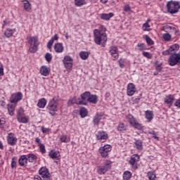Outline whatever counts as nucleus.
I'll return each mask as SVG.
<instances>
[{
  "mask_svg": "<svg viewBox=\"0 0 180 180\" xmlns=\"http://www.w3.org/2000/svg\"><path fill=\"white\" fill-rule=\"evenodd\" d=\"M170 33H174V34H176L178 33V30H176V27H172V29L170 30Z\"/></svg>",
  "mask_w": 180,
  "mask_h": 180,
  "instance_id": "obj_59",
  "label": "nucleus"
},
{
  "mask_svg": "<svg viewBox=\"0 0 180 180\" xmlns=\"http://www.w3.org/2000/svg\"><path fill=\"white\" fill-rule=\"evenodd\" d=\"M4 75V65H2V63L0 62V77H2Z\"/></svg>",
  "mask_w": 180,
  "mask_h": 180,
  "instance_id": "obj_57",
  "label": "nucleus"
},
{
  "mask_svg": "<svg viewBox=\"0 0 180 180\" xmlns=\"http://www.w3.org/2000/svg\"><path fill=\"white\" fill-rule=\"evenodd\" d=\"M45 59L47 63H51V60H53V56L50 53H47L45 55Z\"/></svg>",
  "mask_w": 180,
  "mask_h": 180,
  "instance_id": "obj_45",
  "label": "nucleus"
},
{
  "mask_svg": "<svg viewBox=\"0 0 180 180\" xmlns=\"http://www.w3.org/2000/svg\"><path fill=\"white\" fill-rule=\"evenodd\" d=\"M39 147L41 153H42V154H46V146H44V144L41 143L39 145Z\"/></svg>",
  "mask_w": 180,
  "mask_h": 180,
  "instance_id": "obj_51",
  "label": "nucleus"
},
{
  "mask_svg": "<svg viewBox=\"0 0 180 180\" xmlns=\"http://www.w3.org/2000/svg\"><path fill=\"white\" fill-rule=\"evenodd\" d=\"M60 140L61 143H70V136H68L65 134L61 135L60 137Z\"/></svg>",
  "mask_w": 180,
  "mask_h": 180,
  "instance_id": "obj_34",
  "label": "nucleus"
},
{
  "mask_svg": "<svg viewBox=\"0 0 180 180\" xmlns=\"http://www.w3.org/2000/svg\"><path fill=\"white\" fill-rule=\"evenodd\" d=\"M139 161H140V156H139L138 155H133L131 157L129 162L130 165H131L132 168H134V169H137L139 167V165L137 164Z\"/></svg>",
  "mask_w": 180,
  "mask_h": 180,
  "instance_id": "obj_10",
  "label": "nucleus"
},
{
  "mask_svg": "<svg viewBox=\"0 0 180 180\" xmlns=\"http://www.w3.org/2000/svg\"><path fill=\"white\" fill-rule=\"evenodd\" d=\"M54 50L56 53H60L64 51V46L61 43H56L54 45Z\"/></svg>",
  "mask_w": 180,
  "mask_h": 180,
  "instance_id": "obj_21",
  "label": "nucleus"
},
{
  "mask_svg": "<svg viewBox=\"0 0 180 180\" xmlns=\"http://www.w3.org/2000/svg\"><path fill=\"white\" fill-rule=\"evenodd\" d=\"M167 12L174 15L178 13L180 9L179 1H170L167 4Z\"/></svg>",
  "mask_w": 180,
  "mask_h": 180,
  "instance_id": "obj_3",
  "label": "nucleus"
},
{
  "mask_svg": "<svg viewBox=\"0 0 180 180\" xmlns=\"http://www.w3.org/2000/svg\"><path fill=\"white\" fill-rule=\"evenodd\" d=\"M46 105H47V101L46 98H41L37 103L38 108H46Z\"/></svg>",
  "mask_w": 180,
  "mask_h": 180,
  "instance_id": "obj_30",
  "label": "nucleus"
},
{
  "mask_svg": "<svg viewBox=\"0 0 180 180\" xmlns=\"http://www.w3.org/2000/svg\"><path fill=\"white\" fill-rule=\"evenodd\" d=\"M170 51L172 52H172H176V51H178V50H179V44H174L173 45H172L169 49Z\"/></svg>",
  "mask_w": 180,
  "mask_h": 180,
  "instance_id": "obj_37",
  "label": "nucleus"
},
{
  "mask_svg": "<svg viewBox=\"0 0 180 180\" xmlns=\"http://www.w3.org/2000/svg\"><path fill=\"white\" fill-rule=\"evenodd\" d=\"M39 175L42 178V180H51V174L49 172V169L46 167H42L39 169Z\"/></svg>",
  "mask_w": 180,
  "mask_h": 180,
  "instance_id": "obj_6",
  "label": "nucleus"
},
{
  "mask_svg": "<svg viewBox=\"0 0 180 180\" xmlns=\"http://www.w3.org/2000/svg\"><path fill=\"white\" fill-rule=\"evenodd\" d=\"M174 106H176V108H180V98L175 101Z\"/></svg>",
  "mask_w": 180,
  "mask_h": 180,
  "instance_id": "obj_60",
  "label": "nucleus"
},
{
  "mask_svg": "<svg viewBox=\"0 0 180 180\" xmlns=\"http://www.w3.org/2000/svg\"><path fill=\"white\" fill-rule=\"evenodd\" d=\"M63 61L68 71H71L72 70V63H74L72 58L70 56H65Z\"/></svg>",
  "mask_w": 180,
  "mask_h": 180,
  "instance_id": "obj_8",
  "label": "nucleus"
},
{
  "mask_svg": "<svg viewBox=\"0 0 180 180\" xmlns=\"http://www.w3.org/2000/svg\"><path fill=\"white\" fill-rule=\"evenodd\" d=\"M124 12H130V11H131V8L129 5H126L124 6Z\"/></svg>",
  "mask_w": 180,
  "mask_h": 180,
  "instance_id": "obj_56",
  "label": "nucleus"
},
{
  "mask_svg": "<svg viewBox=\"0 0 180 180\" xmlns=\"http://www.w3.org/2000/svg\"><path fill=\"white\" fill-rule=\"evenodd\" d=\"M145 39L146 41L147 44H148V46H153V44H154V41L153 39H151V38H150V37H148V35H145Z\"/></svg>",
  "mask_w": 180,
  "mask_h": 180,
  "instance_id": "obj_43",
  "label": "nucleus"
},
{
  "mask_svg": "<svg viewBox=\"0 0 180 180\" xmlns=\"http://www.w3.org/2000/svg\"><path fill=\"white\" fill-rule=\"evenodd\" d=\"M155 70L158 71V72H161L162 70V63L157 64V62L155 63Z\"/></svg>",
  "mask_w": 180,
  "mask_h": 180,
  "instance_id": "obj_48",
  "label": "nucleus"
},
{
  "mask_svg": "<svg viewBox=\"0 0 180 180\" xmlns=\"http://www.w3.org/2000/svg\"><path fill=\"white\" fill-rule=\"evenodd\" d=\"M169 54H172V52H171V50H169V49L162 52L163 56H168Z\"/></svg>",
  "mask_w": 180,
  "mask_h": 180,
  "instance_id": "obj_58",
  "label": "nucleus"
},
{
  "mask_svg": "<svg viewBox=\"0 0 180 180\" xmlns=\"http://www.w3.org/2000/svg\"><path fill=\"white\" fill-rule=\"evenodd\" d=\"M53 44H54V41H53V39H50L47 44V48L50 50V49L53 47Z\"/></svg>",
  "mask_w": 180,
  "mask_h": 180,
  "instance_id": "obj_55",
  "label": "nucleus"
},
{
  "mask_svg": "<svg viewBox=\"0 0 180 180\" xmlns=\"http://www.w3.org/2000/svg\"><path fill=\"white\" fill-rule=\"evenodd\" d=\"M86 4L85 0H75V5L76 6H84Z\"/></svg>",
  "mask_w": 180,
  "mask_h": 180,
  "instance_id": "obj_39",
  "label": "nucleus"
},
{
  "mask_svg": "<svg viewBox=\"0 0 180 180\" xmlns=\"http://www.w3.org/2000/svg\"><path fill=\"white\" fill-rule=\"evenodd\" d=\"M101 29H102L103 31L98 29H95L94 30V42L98 46H101L102 41H103L102 44V47H105V44H106V41H108V36L106 35V33H105V30H106V29L103 25L101 26Z\"/></svg>",
  "mask_w": 180,
  "mask_h": 180,
  "instance_id": "obj_1",
  "label": "nucleus"
},
{
  "mask_svg": "<svg viewBox=\"0 0 180 180\" xmlns=\"http://www.w3.org/2000/svg\"><path fill=\"white\" fill-rule=\"evenodd\" d=\"M8 143L10 146H15L18 141V139L15 137V134L10 133L7 137Z\"/></svg>",
  "mask_w": 180,
  "mask_h": 180,
  "instance_id": "obj_18",
  "label": "nucleus"
},
{
  "mask_svg": "<svg viewBox=\"0 0 180 180\" xmlns=\"http://www.w3.org/2000/svg\"><path fill=\"white\" fill-rule=\"evenodd\" d=\"M123 178L125 180H129L130 178H131V172L127 171L124 172Z\"/></svg>",
  "mask_w": 180,
  "mask_h": 180,
  "instance_id": "obj_42",
  "label": "nucleus"
},
{
  "mask_svg": "<svg viewBox=\"0 0 180 180\" xmlns=\"http://www.w3.org/2000/svg\"><path fill=\"white\" fill-rule=\"evenodd\" d=\"M23 98V94L21 92L13 94L10 99L11 103H18Z\"/></svg>",
  "mask_w": 180,
  "mask_h": 180,
  "instance_id": "obj_13",
  "label": "nucleus"
},
{
  "mask_svg": "<svg viewBox=\"0 0 180 180\" xmlns=\"http://www.w3.org/2000/svg\"><path fill=\"white\" fill-rule=\"evenodd\" d=\"M16 104H8V110L10 116H13Z\"/></svg>",
  "mask_w": 180,
  "mask_h": 180,
  "instance_id": "obj_28",
  "label": "nucleus"
},
{
  "mask_svg": "<svg viewBox=\"0 0 180 180\" xmlns=\"http://www.w3.org/2000/svg\"><path fill=\"white\" fill-rule=\"evenodd\" d=\"M40 72L44 77H47L50 74V69L47 66H41L40 68Z\"/></svg>",
  "mask_w": 180,
  "mask_h": 180,
  "instance_id": "obj_24",
  "label": "nucleus"
},
{
  "mask_svg": "<svg viewBox=\"0 0 180 180\" xmlns=\"http://www.w3.org/2000/svg\"><path fill=\"white\" fill-rule=\"evenodd\" d=\"M58 106V98L53 97L49 103L47 109L51 112H57V108Z\"/></svg>",
  "mask_w": 180,
  "mask_h": 180,
  "instance_id": "obj_7",
  "label": "nucleus"
},
{
  "mask_svg": "<svg viewBox=\"0 0 180 180\" xmlns=\"http://www.w3.org/2000/svg\"><path fill=\"white\" fill-rule=\"evenodd\" d=\"M135 148L139 151H142L143 150V141L141 139H135Z\"/></svg>",
  "mask_w": 180,
  "mask_h": 180,
  "instance_id": "obj_22",
  "label": "nucleus"
},
{
  "mask_svg": "<svg viewBox=\"0 0 180 180\" xmlns=\"http://www.w3.org/2000/svg\"><path fill=\"white\" fill-rule=\"evenodd\" d=\"M51 39L53 40V41L58 40V34H55Z\"/></svg>",
  "mask_w": 180,
  "mask_h": 180,
  "instance_id": "obj_62",
  "label": "nucleus"
},
{
  "mask_svg": "<svg viewBox=\"0 0 180 180\" xmlns=\"http://www.w3.org/2000/svg\"><path fill=\"white\" fill-rule=\"evenodd\" d=\"M90 95H91V91L84 92L83 94H82L80 95V97L82 99L81 101H83V102H84V101H85L86 99H88V98H89Z\"/></svg>",
  "mask_w": 180,
  "mask_h": 180,
  "instance_id": "obj_36",
  "label": "nucleus"
},
{
  "mask_svg": "<svg viewBox=\"0 0 180 180\" xmlns=\"http://www.w3.org/2000/svg\"><path fill=\"white\" fill-rule=\"evenodd\" d=\"M143 30H144V32H147L148 30H150V25L148 24V22H146L143 25Z\"/></svg>",
  "mask_w": 180,
  "mask_h": 180,
  "instance_id": "obj_52",
  "label": "nucleus"
},
{
  "mask_svg": "<svg viewBox=\"0 0 180 180\" xmlns=\"http://www.w3.org/2000/svg\"><path fill=\"white\" fill-rule=\"evenodd\" d=\"M148 134H151L153 136V139H155V140H158V141H160V137H158V136H157V133L156 132H155V131H149L148 132Z\"/></svg>",
  "mask_w": 180,
  "mask_h": 180,
  "instance_id": "obj_49",
  "label": "nucleus"
},
{
  "mask_svg": "<svg viewBox=\"0 0 180 180\" xmlns=\"http://www.w3.org/2000/svg\"><path fill=\"white\" fill-rule=\"evenodd\" d=\"M18 164L20 167H25V164H27V157L26 155H22L20 156V159L18 160Z\"/></svg>",
  "mask_w": 180,
  "mask_h": 180,
  "instance_id": "obj_23",
  "label": "nucleus"
},
{
  "mask_svg": "<svg viewBox=\"0 0 180 180\" xmlns=\"http://www.w3.org/2000/svg\"><path fill=\"white\" fill-rule=\"evenodd\" d=\"M49 130H50V129L48 128H45L44 127H41L42 133H47V131H49Z\"/></svg>",
  "mask_w": 180,
  "mask_h": 180,
  "instance_id": "obj_63",
  "label": "nucleus"
},
{
  "mask_svg": "<svg viewBox=\"0 0 180 180\" xmlns=\"http://www.w3.org/2000/svg\"><path fill=\"white\" fill-rule=\"evenodd\" d=\"M146 117L148 122H151L153 119H154V114L153 113V111L147 110L145 112Z\"/></svg>",
  "mask_w": 180,
  "mask_h": 180,
  "instance_id": "obj_31",
  "label": "nucleus"
},
{
  "mask_svg": "<svg viewBox=\"0 0 180 180\" xmlns=\"http://www.w3.org/2000/svg\"><path fill=\"white\" fill-rule=\"evenodd\" d=\"M172 29H174V28H172V26L169 25H166L162 27L163 32H166V33H168V32H171Z\"/></svg>",
  "mask_w": 180,
  "mask_h": 180,
  "instance_id": "obj_44",
  "label": "nucleus"
},
{
  "mask_svg": "<svg viewBox=\"0 0 180 180\" xmlns=\"http://www.w3.org/2000/svg\"><path fill=\"white\" fill-rule=\"evenodd\" d=\"M97 140H106L108 139V134L103 131H100L98 132Z\"/></svg>",
  "mask_w": 180,
  "mask_h": 180,
  "instance_id": "obj_20",
  "label": "nucleus"
},
{
  "mask_svg": "<svg viewBox=\"0 0 180 180\" xmlns=\"http://www.w3.org/2000/svg\"><path fill=\"white\" fill-rule=\"evenodd\" d=\"M98 101H99V97H98V96H96V94H90V96L87 98V102H89V103H92V105H96Z\"/></svg>",
  "mask_w": 180,
  "mask_h": 180,
  "instance_id": "obj_16",
  "label": "nucleus"
},
{
  "mask_svg": "<svg viewBox=\"0 0 180 180\" xmlns=\"http://www.w3.org/2000/svg\"><path fill=\"white\" fill-rule=\"evenodd\" d=\"M109 53L114 60L119 58V49L117 46H111L109 49Z\"/></svg>",
  "mask_w": 180,
  "mask_h": 180,
  "instance_id": "obj_14",
  "label": "nucleus"
},
{
  "mask_svg": "<svg viewBox=\"0 0 180 180\" xmlns=\"http://www.w3.org/2000/svg\"><path fill=\"white\" fill-rule=\"evenodd\" d=\"M112 168V162L110 160H106L104 164L99 166L97 169V172L99 175H105V172L110 170Z\"/></svg>",
  "mask_w": 180,
  "mask_h": 180,
  "instance_id": "obj_4",
  "label": "nucleus"
},
{
  "mask_svg": "<svg viewBox=\"0 0 180 180\" xmlns=\"http://www.w3.org/2000/svg\"><path fill=\"white\" fill-rule=\"evenodd\" d=\"M17 120L18 122H19V123H29V118L25 116V114H23L22 109H20V110L18 111Z\"/></svg>",
  "mask_w": 180,
  "mask_h": 180,
  "instance_id": "obj_11",
  "label": "nucleus"
},
{
  "mask_svg": "<svg viewBox=\"0 0 180 180\" xmlns=\"http://www.w3.org/2000/svg\"><path fill=\"white\" fill-rule=\"evenodd\" d=\"M68 105L69 106H72V105H86V102L81 101V98H77V96H73L70 98L68 101Z\"/></svg>",
  "mask_w": 180,
  "mask_h": 180,
  "instance_id": "obj_9",
  "label": "nucleus"
},
{
  "mask_svg": "<svg viewBox=\"0 0 180 180\" xmlns=\"http://www.w3.org/2000/svg\"><path fill=\"white\" fill-rule=\"evenodd\" d=\"M79 56L82 60H87L88 57H89V53L88 52L82 51L80 52Z\"/></svg>",
  "mask_w": 180,
  "mask_h": 180,
  "instance_id": "obj_38",
  "label": "nucleus"
},
{
  "mask_svg": "<svg viewBox=\"0 0 180 180\" xmlns=\"http://www.w3.org/2000/svg\"><path fill=\"white\" fill-rule=\"evenodd\" d=\"M79 115L82 118L86 117L88 116V110L85 108H82L79 110Z\"/></svg>",
  "mask_w": 180,
  "mask_h": 180,
  "instance_id": "obj_35",
  "label": "nucleus"
},
{
  "mask_svg": "<svg viewBox=\"0 0 180 180\" xmlns=\"http://www.w3.org/2000/svg\"><path fill=\"white\" fill-rule=\"evenodd\" d=\"M136 94V86L133 83H129L127 85V94L128 96H133Z\"/></svg>",
  "mask_w": 180,
  "mask_h": 180,
  "instance_id": "obj_15",
  "label": "nucleus"
},
{
  "mask_svg": "<svg viewBox=\"0 0 180 180\" xmlns=\"http://www.w3.org/2000/svg\"><path fill=\"white\" fill-rule=\"evenodd\" d=\"M26 157L29 162H34L37 160V156L33 153H30Z\"/></svg>",
  "mask_w": 180,
  "mask_h": 180,
  "instance_id": "obj_29",
  "label": "nucleus"
},
{
  "mask_svg": "<svg viewBox=\"0 0 180 180\" xmlns=\"http://www.w3.org/2000/svg\"><path fill=\"white\" fill-rule=\"evenodd\" d=\"M49 155L51 158H52V160H58L60 158V152H53V150H51L49 152Z\"/></svg>",
  "mask_w": 180,
  "mask_h": 180,
  "instance_id": "obj_25",
  "label": "nucleus"
},
{
  "mask_svg": "<svg viewBox=\"0 0 180 180\" xmlns=\"http://www.w3.org/2000/svg\"><path fill=\"white\" fill-rule=\"evenodd\" d=\"M137 47L139 51H143V50H146V45L144 44H138Z\"/></svg>",
  "mask_w": 180,
  "mask_h": 180,
  "instance_id": "obj_53",
  "label": "nucleus"
},
{
  "mask_svg": "<svg viewBox=\"0 0 180 180\" xmlns=\"http://www.w3.org/2000/svg\"><path fill=\"white\" fill-rule=\"evenodd\" d=\"M148 178L149 180H155L157 176H155V173L154 172H148Z\"/></svg>",
  "mask_w": 180,
  "mask_h": 180,
  "instance_id": "obj_41",
  "label": "nucleus"
},
{
  "mask_svg": "<svg viewBox=\"0 0 180 180\" xmlns=\"http://www.w3.org/2000/svg\"><path fill=\"white\" fill-rule=\"evenodd\" d=\"M103 119V114L102 112L97 113L93 118V124L94 126H98L101 120Z\"/></svg>",
  "mask_w": 180,
  "mask_h": 180,
  "instance_id": "obj_17",
  "label": "nucleus"
},
{
  "mask_svg": "<svg viewBox=\"0 0 180 180\" xmlns=\"http://www.w3.org/2000/svg\"><path fill=\"white\" fill-rule=\"evenodd\" d=\"M174 101H175V96L172 94L166 96L165 98V103L167 105H172V103H174Z\"/></svg>",
  "mask_w": 180,
  "mask_h": 180,
  "instance_id": "obj_19",
  "label": "nucleus"
},
{
  "mask_svg": "<svg viewBox=\"0 0 180 180\" xmlns=\"http://www.w3.org/2000/svg\"><path fill=\"white\" fill-rule=\"evenodd\" d=\"M162 38L165 41H169L171 40V34L169 33L163 34Z\"/></svg>",
  "mask_w": 180,
  "mask_h": 180,
  "instance_id": "obj_47",
  "label": "nucleus"
},
{
  "mask_svg": "<svg viewBox=\"0 0 180 180\" xmlns=\"http://www.w3.org/2000/svg\"><path fill=\"white\" fill-rule=\"evenodd\" d=\"M27 42L30 44L29 51L30 53H36L37 47H39V39L37 37H27Z\"/></svg>",
  "mask_w": 180,
  "mask_h": 180,
  "instance_id": "obj_2",
  "label": "nucleus"
},
{
  "mask_svg": "<svg viewBox=\"0 0 180 180\" xmlns=\"http://www.w3.org/2000/svg\"><path fill=\"white\" fill-rule=\"evenodd\" d=\"M22 3L24 4V9L26 12H30L32 11V4L27 0H23Z\"/></svg>",
  "mask_w": 180,
  "mask_h": 180,
  "instance_id": "obj_27",
  "label": "nucleus"
},
{
  "mask_svg": "<svg viewBox=\"0 0 180 180\" xmlns=\"http://www.w3.org/2000/svg\"><path fill=\"white\" fill-rule=\"evenodd\" d=\"M132 127H134V129H137V130H143V125L137 122L134 124Z\"/></svg>",
  "mask_w": 180,
  "mask_h": 180,
  "instance_id": "obj_46",
  "label": "nucleus"
},
{
  "mask_svg": "<svg viewBox=\"0 0 180 180\" xmlns=\"http://www.w3.org/2000/svg\"><path fill=\"white\" fill-rule=\"evenodd\" d=\"M142 55L143 56V57H146V58H148V59L153 58V54H151L149 52L144 51L142 53Z\"/></svg>",
  "mask_w": 180,
  "mask_h": 180,
  "instance_id": "obj_50",
  "label": "nucleus"
},
{
  "mask_svg": "<svg viewBox=\"0 0 180 180\" xmlns=\"http://www.w3.org/2000/svg\"><path fill=\"white\" fill-rule=\"evenodd\" d=\"M127 119L129 120V123L131 126H133L137 121L136 120V118L133 117L131 115H128Z\"/></svg>",
  "mask_w": 180,
  "mask_h": 180,
  "instance_id": "obj_40",
  "label": "nucleus"
},
{
  "mask_svg": "<svg viewBox=\"0 0 180 180\" xmlns=\"http://www.w3.org/2000/svg\"><path fill=\"white\" fill-rule=\"evenodd\" d=\"M11 168H16V162L15 160H12L11 162Z\"/></svg>",
  "mask_w": 180,
  "mask_h": 180,
  "instance_id": "obj_64",
  "label": "nucleus"
},
{
  "mask_svg": "<svg viewBox=\"0 0 180 180\" xmlns=\"http://www.w3.org/2000/svg\"><path fill=\"white\" fill-rule=\"evenodd\" d=\"M168 63L171 67H174V65H180V54L173 53L169 58Z\"/></svg>",
  "mask_w": 180,
  "mask_h": 180,
  "instance_id": "obj_5",
  "label": "nucleus"
},
{
  "mask_svg": "<svg viewBox=\"0 0 180 180\" xmlns=\"http://www.w3.org/2000/svg\"><path fill=\"white\" fill-rule=\"evenodd\" d=\"M13 33H15V30L8 28L4 32V36L7 38L12 37V36H13Z\"/></svg>",
  "mask_w": 180,
  "mask_h": 180,
  "instance_id": "obj_32",
  "label": "nucleus"
},
{
  "mask_svg": "<svg viewBox=\"0 0 180 180\" xmlns=\"http://www.w3.org/2000/svg\"><path fill=\"white\" fill-rule=\"evenodd\" d=\"M132 101L134 103H139L140 102V98L133 97Z\"/></svg>",
  "mask_w": 180,
  "mask_h": 180,
  "instance_id": "obj_61",
  "label": "nucleus"
},
{
  "mask_svg": "<svg viewBox=\"0 0 180 180\" xmlns=\"http://www.w3.org/2000/svg\"><path fill=\"white\" fill-rule=\"evenodd\" d=\"M118 63L120 68H124V59H120Z\"/></svg>",
  "mask_w": 180,
  "mask_h": 180,
  "instance_id": "obj_54",
  "label": "nucleus"
},
{
  "mask_svg": "<svg viewBox=\"0 0 180 180\" xmlns=\"http://www.w3.org/2000/svg\"><path fill=\"white\" fill-rule=\"evenodd\" d=\"M110 151H112V146L110 145H105L99 148V152L104 158L108 155V153H110Z\"/></svg>",
  "mask_w": 180,
  "mask_h": 180,
  "instance_id": "obj_12",
  "label": "nucleus"
},
{
  "mask_svg": "<svg viewBox=\"0 0 180 180\" xmlns=\"http://www.w3.org/2000/svg\"><path fill=\"white\" fill-rule=\"evenodd\" d=\"M115 14L113 13H102L101 14V19L103 20H109L110 18H113Z\"/></svg>",
  "mask_w": 180,
  "mask_h": 180,
  "instance_id": "obj_26",
  "label": "nucleus"
},
{
  "mask_svg": "<svg viewBox=\"0 0 180 180\" xmlns=\"http://www.w3.org/2000/svg\"><path fill=\"white\" fill-rule=\"evenodd\" d=\"M127 127L126 125H124V123L120 122L117 127L118 131H120L121 133H123V131H126Z\"/></svg>",
  "mask_w": 180,
  "mask_h": 180,
  "instance_id": "obj_33",
  "label": "nucleus"
}]
</instances>
